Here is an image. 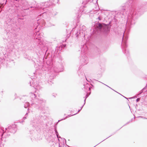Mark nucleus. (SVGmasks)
I'll return each instance as SVG.
<instances>
[{
    "mask_svg": "<svg viewBox=\"0 0 147 147\" xmlns=\"http://www.w3.org/2000/svg\"><path fill=\"white\" fill-rule=\"evenodd\" d=\"M33 86L37 90H36L34 93L31 92L29 93V96L31 98L30 100L31 104L32 105L35 104L36 105H39L38 106H36L35 107L36 109L43 111L44 109L46 100L42 98L37 99L38 96H39V95L36 94L38 89V85L35 84H34Z\"/></svg>",
    "mask_w": 147,
    "mask_h": 147,
    "instance_id": "obj_3",
    "label": "nucleus"
},
{
    "mask_svg": "<svg viewBox=\"0 0 147 147\" xmlns=\"http://www.w3.org/2000/svg\"><path fill=\"white\" fill-rule=\"evenodd\" d=\"M54 71L56 73H58L61 71L60 70H59L58 69H56V68H55L54 69Z\"/></svg>",
    "mask_w": 147,
    "mask_h": 147,
    "instance_id": "obj_20",
    "label": "nucleus"
},
{
    "mask_svg": "<svg viewBox=\"0 0 147 147\" xmlns=\"http://www.w3.org/2000/svg\"><path fill=\"white\" fill-rule=\"evenodd\" d=\"M32 7H30V8H32Z\"/></svg>",
    "mask_w": 147,
    "mask_h": 147,
    "instance_id": "obj_47",
    "label": "nucleus"
},
{
    "mask_svg": "<svg viewBox=\"0 0 147 147\" xmlns=\"http://www.w3.org/2000/svg\"><path fill=\"white\" fill-rule=\"evenodd\" d=\"M86 28L85 26H82V28H81V30H80L81 31V32H84V33H85V31H86Z\"/></svg>",
    "mask_w": 147,
    "mask_h": 147,
    "instance_id": "obj_16",
    "label": "nucleus"
},
{
    "mask_svg": "<svg viewBox=\"0 0 147 147\" xmlns=\"http://www.w3.org/2000/svg\"><path fill=\"white\" fill-rule=\"evenodd\" d=\"M98 29L105 34H108L109 32L111 26L109 24L104 23H99L98 25Z\"/></svg>",
    "mask_w": 147,
    "mask_h": 147,
    "instance_id": "obj_5",
    "label": "nucleus"
},
{
    "mask_svg": "<svg viewBox=\"0 0 147 147\" xmlns=\"http://www.w3.org/2000/svg\"><path fill=\"white\" fill-rule=\"evenodd\" d=\"M136 1L134 0H127L125 7H123L121 9L122 12H124L129 8V12L127 18L126 24V30H129L131 26L135 24V20L137 19L145 11L143 7L136 8L134 5Z\"/></svg>",
    "mask_w": 147,
    "mask_h": 147,
    "instance_id": "obj_1",
    "label": "nucleus"
},
{
    "mask_svg": "<svg viewBox=\"0 0 147 147\" xmlns=\"http://www.w3.org/2000/svg\"><path fill=\"white\" fill-rule=\"evenodd\" d=\"M29 9V8H27V9H26V10H28V9Z\"/></svg>",
    "mask_w": 147,
    "mask_h": 147,
    "instance_id": "obj_37",
    "label": "nucleus"
},
{
    "mask_svg": "<svg viewBox=\"0 0 147 147\" xmlns=\"http://www.w3.org/2000/svg\"><path fill=\"white\" fill-rule=\"evenodd\" d=\"M146 119H147V118Z\"/></svg>",
    "mask_w": 147,
    "mask_h": 147,
    "instance_id": "obj_51",
    "label": "nucleus"
},
{
    "mask_svg": "<svg viewBox=\"0 0 147 147\" xmlns=\"http://www.w3.org/2000/svg\"><path fill=\"white\" fill-rule=\"evenodd\" d=\"M89 96V95H88V94H87L86 95V96H85V98H86L87 97H88V96Z\"/></svg>",
    "mask_w": 147,
    "mask_h": 147,
    "instance_id": "obj_26",
    "label": "nucleus"
},
{
    "mask_svg": "<svg viewBox=\"0 0 147 147\" xmlns=\"http://www.w3.org/2000/svg\"><path fill=\"white\" fill-rule=\"evenodd\" d=\"M104 85H106V86H107V87H109V88H111V89H112V88H111V87H109V86H108L107 85H106V84H104Z\"/></svg>",
    "mask_w": 147,
    "mask_h": 147,
    "instance_id": "obj_31",
    "label": "nucleus"
},
{
    "mask_svg": "<svg viewBox=\"0 0 147 147\" xmlns=\"http://www.w3.org/2000/svg\"><path fill=\"white\" fill-rule=\"evenodd\" d=\"M33 83H34L33 84H34V83H35V82H34H34H33Z\"/></svg>",
    "mask_w": 147,
    "mask_h": 147,
    "instance_id": "obj_39",
    "label": "nucleus"
},
{
    "mask_svg": "<svg viewBox=\"0 0 147 147\" xmlns=\"http://www.w3.org/2000/svg\"><path fill=\"white\" fill-rule=\"evenodd\" d=\"M102 18L103 17L102 16V15H101L98 17L97 19H98L100 20H101L102 19Z\"/></svg>",
    "mask_w": 147,
    "mask_h": 147,
    "instance_id": "obj_19",
    "label": "nucleus"
},
{
    "mask_svg": "<svg viewBox=\"0 0 147 147\" xmlns=\"http://www.w3.org/2000/svg\"><path fill=\"white\" fill-rule=\"evenodd\" d=\"M24 122V121H20V123H23V122Z\"/></svg>",
    "mask_w": 147,
    "mask_h": 147,
    "instance_id": "obj_34",
    "label": "nucleus"
},
{
    "mask_svg": "<svg viewBox=\"0 0 147 147\" xmlns=\"http://www.w3.org/2000/svg\"><path fill=\"white\" fill-rule=\"evenodd\" d=\"M6 62L7 65L10 67L14 65V62L13 60L9 59L7 60Z\"/></svg>",
    "mask_w": 147,
    "mask_h": 147,
    "instance_id": "obj_11",
    "label": "nucleus"
},
{
    "mask_svg": "<svg viewBox=\"0 0 147 147\" xmlns=\"http://www.w3.org/2000/svg\"><path fill=\"white\" fill-rule=\"evenodd\" d=\"M84 105H83V106H82L81 107V109L83 107V106H84Z\"/></svg>",
    "mask_w": 147,
    "mask_h": 147,
    "instance_id": "obj_36",
    "label": "nucleus"
},
{
    "mask_svg": "<svg viewBox=\"0 0 147 147\" xmlns=\"http://www.w3.org/2000/svg\"><path fill=\"white\" fill-rule=\"evenodd\" d=\"M125 97V98H126L127 99V98L126 97Z\"/></svg>",
    "mask_w": 147,
    "mask_h": 147,
    "instance_id": "obj_46",
    "label": "nucleus"
},
{
    "mask_svg": "<svg viewBox=\"0 0 147 147\" xmlns=\"http://www.w3.org/2000/svg\"><path fill=\"white\" fill-rule=\"evenodd\" d=\"M92 1H93V0H92Z\"/></svg>",
    "mask_w": 147,
    "mask_h": 147,
    "instance_id": "obj_50",
    "label": "nucleus"
},
{
    "mask_svg": "<svg viewBox=\"0 0 147 147\" xmlns=\"http://www.w3.org/2000/svg\"><path fill=\"white\" fill-rule=\"evenodd\" d=\"M124 33L125 32H123L121 47L123 53L128 57L129 55V52L128 50L126 49L127 47V41L128 39V37L127 35H125Z\"/></svg>",
    "mask_w": 147,
    "mask_h": 147,
    "instance_id": "obj_4",
    "label": "nucleus"
},
{
    "mask_svg": "<svg viewBox=\"0 0 147 147\" xmlns=\"http://www.w3.org/2000/svg\"><path fill=\"white\" fill-rule=\"evenodd\" d=\"M77 114V113H76L75 114H73L72 115H67V116H66L65 118H64L63 119H61V120H59V121H61V120H65V119H66V118L69 117H70L71 116H73V115H75L76 114Z\"/></svg>",
    "mask_w": 147,
    "mask_h": 147,
    "instance_id": "obj_14",
    "label": "nucleus"
},
{
    "mask_svg": "<svg viewBox=\"0 0 147 147\" xmlns=\"http://www.w3.org/2000/svg\"><path fill=\"white\" fill-rule=\"evenodd\" d=\"M112 89V90H113V91H114V90H113V89Z\"/></svg>",
    "mask_w": 147,
    "mask_h": 147,
    "instance_id": "obj_48",
    "label": "nucleus"
},
{
    "mask_svg": "<svg viewBox=\"0 0 147 147\" xmlns=\"http://www.w3.org/2000/svg\"><path fill=\"white\" fill-rule=\"evenodd\" d=\"M26 119V117H23V119L24 120H25V119Z\"/></svg>",
    "mask_w": 147,
    "mask_h": 147,
    "instance_id": "obj_30",
    "label": "nucleus"
},
{
    "mask_svg": "<svg viewBox=\"0 0 147 147\" xmlns=\"http://www.w3.org/2000/svg\"><path fill=\"white\" fill-rule=\"evenodd\" d=\"M59 0H58V2H57V3H58V2H59Z\"/></svg>",
    "mask_w": 147,
    "mask_h": 147,
    "instance_id": "obj_40",
    "label": "nucleus"
},
{
    "mask_svg": "<svg viewBox=\"0 0 147 147\" xmlns=\"http://www.w3.org/2000/svg\"><path fill=\"white\" fill-rule=\"evenodd\" d=\"M40 123V121H38L37 122H36V123L37 124L39 123Z\"/></svg>",
    "mask_w": 147,
    "mask_h": 147,
    "instance_id": "obj_27",
    "label": "nucleus"
},
{
    "mask_svg": "<svg viewBox=\"0 0 147 147\" xmlns=\"http://www.w3.org/2000/svg\"><path fill=\"white\" fill-rule=\"evenodd\" d=\"M6 35L7 36V37H5V39L7 40H8V39H10L11 37V35L10 34V32H8L6 34Z\"/></svg>",
    "mask_w": 147,
    "mask_h": 147,
    "instance_id": "obj_12",
    "label": "nucleus"
},
{
    "mask_svg": "<svg viewBox=\"0 0 147 147\" xmlns=\"http://www.w3.org/2000/svg\"><path fill=\"white\" fill-rule=\"evenodd\" d=\"M48 19H49V20H50V18H48Z\"/></svg>",
    "mask_w": 147,
    "mask_h": 147,
    "instance_id": "obj_45",
    "label": "nucleus"
},
{
    "mask_svg": "<svg viewBox=\"0 0 147 147\" xmlns=\"http://www.w3.org/2000/svg\"><path fill=\"white\" fill-rule=\"evenodd\" d=\"M101 83H102V84H104V83H102V82H101Z\"/></svg>",
    "mask_w": 147,
    "mask_h": 147,
    "instance_id": "obj_43",
    "label": "nucleus"
},
{
    "mask_svg": "<svg viewBox=\"0 0 147 147\" xmlns=\"http://www.w3.org/2000/svg\"><path fill=\"white\" fill-rule=\"evenodd\" d=\"M28 113L27 112V113H26V114L25 115H26V116L27 115H28Z\"/></svg>",
    "mask_w": 147,
    "mask_h": 147,
    "instance_id": "obj_38",
    "label": "nucleus"
},
{
    "mask_svg": "<svg viewBox=\"0 0 147 147\" xmlns=\"http://www.w3.org/2000/svg\"><path fill=\"white\" fill-rule=\"evenodd\" d=\"M88 48L86 45H84L83 46V47L81 50V52L82 53H84V56H82L81 58L80 61L82 65H86L87 64L88 62L87 58L86 56H84L86 53V52L87 51Z\"/></svg>",
    "mask_w": 147,
    "mask_h": 147,
    "instance_id": "obj_7",
    "label": "nucleus"
},
{
    "mask_svg": "<svg viewBox=\"0 0 147 147\" xmlns=\"http://www.w3.org/2000/svg\"><path fill=\"white\" fill-rule=\"evenodd\" d=\"M52 95L54 97H55L57 94H55L53 93Z\"/></svg>",
    "mask_w": 147,
    "mask_h": 147,
    "instance_id": "obj_24",
    "label": "nucleus"
},
{
    "mask_svg": "<svg viewBox=\"0 0 147 147\" xmlns=\"http://www.w3.org/2000/svg\"><path fill=\"white\" fill-rule=\"evenodd\" d=\"M140 98H138L136 99V101L137 102H138L140 101Z\"/></svg>",
    "mask_w": 147,
    "mask_h": 147,
    "instance_id": "obj_25",
    "label": "nucleus"
},
{
    "mask_svg": "<svg viewBox=\"0 0 147 147\" xmlns=\"http://www.w3.org/2000/svg\"><path fill=\"white\" fill-rule=\"evenodd\" d=\"M129 123V122H127V123H126V124H125L123 126H124V125H127V124H128Z\"/></svg>",
    "mask_w": 147,
    "mask_h": 147,
    "instance_id": "obj_33",
    "label": "nucleus"
},
{
    "mask_svg": "<svg viewBox=\"0 0 147 147\" xmlns=\"http://www.w3.org/2000/svg\"><path fill=\"white\" fill-rule=\"evenodd\" d=\"M85 1V0H84V1H83L82 2V4H85V3H84V2Z\"/></svg>",
    "mask_w": 147,
    "mask_h": 147,
    "instance_id": "obj_29",
    "label": "nucleus"
},
{
    "mask_svg": "<svg viewBox=\"0 0 147 147\" xmlns=\"http://www.w3.org/2000/svg\"><path fill=\"white\" fill-rule=\"evenodd\" d=\"M5 61V60L4 58L0 57V64L2 63H3Z\"/></svg>",
    "mask_w": 147,
    "mask_h": 147,
    "instance_id": "obj_18",
    "label": "nucleus"
},
{
    "mask_svg": "<svg viewBox=\"0 0 147 147\" xmlns=\"http://www.w3.org/2000/svg\"><path fill=\"white\" fill-rule=\"evenodd\" d=\"M86 98H85V99H84V105H85V102H86Z\"/></svg>",
    "mask_w": 147,
    "mask_h": 147,
    "instance_id": "obj_28",
    "label": "nucleus"
},
{
    "mask_svg": "<svg viewBox=\"0 0 147 147\" xmlns=\"http://www.w3.org/2000/svg\"><path fill=\"white\" fill-rule=\"evenodd\" d=\"M145 88H144L142 90H141V91L140 92L139 94H140L141 93H142L143 92V90H144L145 89Z\"/></svg>",
    "mask_w": 147,
    "mask_h": 147,
    "instance_id": "obj_21",
    "label": "nucleus"
},
{
    "mask_svg": "<svg viewBox=\"0 0 147 147\" xmlns=\"http://www.w3.org/2000/svg\"><path fill=\"white\" fill-rule=\"evenodd\" d=\"M16 130L15 125L9 126L7 128H5V131L4 130H3V133L1 136H2L4 135V136L7 137L10 135V133H14L16 131Z\"/></svg>",
    "mask_w": 147,
    "mask_h": 147,
    "instance_id": "obj_6",
    "label": "nucleus"
},
{
    "mask_svg": "<svg viewBox=\"0 0 147 147\" xmlns=\"http://www.w3.org/2000/svg\"><path fill=\"white\" fill-rule=\"evenodd\" d=\"M42 36L40 34V33L39 32V31H37V32L35 34V36L34 38L36 39L35 40L37 43L40 44V43L41 42Z\"/></svg>",
    "mask_w": 147,
    "mask_h": 147,
    "instance_id": "obj_10",
    "label": "nucleus"
},
{
    "mask_svg": "<svg viewBox=\"0 0 147 147\" xmlns=\"http://www.w3.org/2000/svg\"><path fill=\"white\" fill-rule=\"evenodd\" d=\"M48 83L49 84H53V83L51 81L49 80L48 81Z\"/></svg>",
    "mask_w": 147,
    "mask_h": 147,
    "instance_id": "obj_23",
    "label": "nucleus"
},
{
    "mask_svg": "<svg viewBox=\"0 0 147 147\" xmlns=\"http://www.w3.org/2000/svg\"><path fill=\"white\" fill-rule=\"evenodd\" d=\"M58 140H59V139H58Z\"/></svg>",
    "mask_w": 147,
    "mask_h": 147,
    "instance_id": "obj_49",
    "label": "nucleus"
},
{
    "mask_svg": "<svg viewBox=\"0 0 147 147\" xmlns=\"http://www.w3.org/2000/svg\"><path fill=\"white\" fill-rule=\"evenodd\" d=\"M52 4V3L50 1L42 3L40 4H38L35 9L41 10V11L42 13L40 14V16L44 17V18H45L46 16L47 17L54 16L57 15V12L53 9L51 10H49L50 8L49 7Z\"/></svg>",
    "mask_w": 147,
    "mask_h": 147,
    "instance_id": "obj_2",
    "label": "nucleus"
},
{
    "mask_svg": "<svg viewBox=\"0 0 147 147\" xmlns=\"http://www.w3.org/2000/svg\"><path fill=\"white\" fill-rule=\"evenodd\" d=\"M89 86V85L87 84L85 86L84 85V88L87 90L88 89H89V90H91V87L88 86Z\"/></svg>",
    "mask_w": 147,
    "mask_h": 147,
    "instance_id": "obj_13",
    "label": "nucleus"
},
{
    "mask_svg": "<svg viewBox=\"0 0 147 147\" xmlns=\"http://www.w3.org/2000/svg\"><path fill=\"white\" fill-rule=\"evenodd\" d=\"M36 29H37V28H35V30H36Z\"/></svg>",
    "mask_w": 147,
    "mask_h": 147,
    "instance_id": "obj_41",
    "label": "nucleus"
},
{
    "mask_svg": "<svg viewBox=\"0 0 147 147\" xmlns=\"http://www.w3.org/2000/svg\"><path fill=\"white\" fill-rule=\"evenodd\" d=\"M75 35L77 38L80 37H84L85 36L84 32H81L80 30L76 31L75 32Z\"/></svg>",
    "mask_w": 147,
    "mask_h": 147,
    "instance_id": "obj_9",
    "label": "nucleus"
},
{
    "mask_svg": "<svg viewBox=\"0 0 147 147\" xmlns=\"http://www.w3.org/2000/svg\"><path fill=\"white\" fill-rule=\"evenodd\" d=\"M56 74H54V75H53V76L50 77V80H51V79H52H52H53V78H54V77L56 76Z\"/></svg>",
    "mask_w": 147,
    "mask_h": 147,
    "instance_id": "obj_22",
    "label": "nucleus"
},
{
    "mask_svg": "<svg viewBox=\"0 0 147 147\" xmlns=\"http://www.w3.org/2000/svg\"><path fill=\"white\" fill-rule=\"evenodd\" d=\"M30 105V103L28 102H26L24 105V107L25 108H27Z\"/></svg>",
    "mask_w": 147,
    "mask_h": 147,
    "instance_id": "obj_15",
    "label": "nucleus"
},
{
    "mask_svg": "<svg viewBox=\"0 0 147 147\" xmlns=\"http://www.w3.org/2000/svg\"><path fill=\"white\" fill-rule=\"evenodd\" d=\"M39 125H36V126H39Z\"/></svg>",
    "mask_w": 147,
    "mask_h": 147,
    "instance_id": "obj_42",
    "label": "nucleus"
},
{
    "mask_svg": "<svg viewBox=\"0 0 147 147\" xmlns=\"http://www.w3.org/2000/svg\"><path fill=\"white\" fill-rule=\"evenodd\" d=\"M55 132L56 135L57 136V137L59 138H61L60 136H59V134L58 133V132L57 131L56 129L55 128Z\"/></svg>",
    "mask_w": 147,
    "mask_h": 147,
    "instance_id": "obj_17",
    "label": "nucleus"
},
{
    "mask_svg": "<svg viewBox=\"0 0 147 147\" xmlns=\"http://www.w3.org/2000/svg\"><path fill=\"white\" fill-rule=\"evenodd\" d=\"M81 109H80L78 111V112H77V113H78L80 111H81Z\"/></svg>",
    "mask_w": 147,
    "mask_h": 147,
    "instance_id": "obj_32",
    "label": "nucleus"
},
{
    "mask_svg": "<svg viewBox=\"0 0 147 147\" xmlns=\"http://www.w3.org/2000/svg\"><path fill=\"white\" fill-rule=\"evenodd\" d=\"M47 21L43 19H39L37 20V25H36V27L37 28H38V26H40L43 27L45 26V24H47V25L49 26H52L51 24L49 25V22L48 21V20H46Z\"/></svg>",
    "mask_w": 147,
    "mask_h": 147,
    "instance_id": "obj_8",
    "label": "nucleus"
},
{
    "mask_svg": "<svg viewBox=\"0 0 147 147\" xmlns=\"http://www.w3.org/2000/svg\"><path fill=\"white\" fill-rule=\"evenodd\" d=\"M140 117H141V116Z\"/></svg>",
    "mask_w": 147,
    "mask_h": 147,
    "instance_id": "obj_44",
    "label": "nucleus"
},
{
    "mask_svg": "<svg viewBox=\"0 0 147 147\" xmlns=\"http://www.w3.org/2000/svg\"><path fill=\"white\" fill-rule=\"evenodd\" d=\"M84 105H83V106H82L81 107V109L83 107V106H84Z\"/></svg>",
    "mask_w": 147,
    "mask_h": 147,
    "instance_id": "obj_35",
    "label": "nucleus"
}]
</instances>
